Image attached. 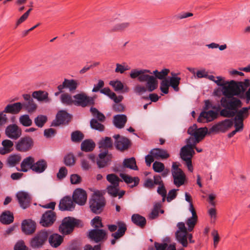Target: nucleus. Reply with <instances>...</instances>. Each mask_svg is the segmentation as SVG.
Returning a JSON list of instances; mask_svg holds the SVG:
<instances>
[{
    "label": "nucleus",
    "instance_id": "1",
    "mask_svg": "<svg viewBox=\"0 0 250 250\" xmlns=\"http://www.w3.org/2000/svg\"><path fill=\"white\" fill-rule=\"evenodd\" d=\"M168 69L165 68L161 71L155 70L151 72L147 69H133L131 71L130 76L132 79L138 78L140 82H146L145 85L137 84L133 88V91L138 95H141L146 91L151 92L158 87L157 79L163 80L169 73Z\"/></svg>",
    "mask_w": 250,
    "mask_h": 250
},
{
    "label": "nucleus",
    "instance_id": "2",
    "mask_svg": "<svg viewBox=\"0 0 250 250\" xmlns=\"http://www.w3.org/2000/svg\"><path fill=\"white\" fill-rule=\"evenodd\" d=\"M220 103L224 107L220 111V115L227 118L234 117V126L238 124L244 126L243 121L250 115L249 106L242 107L243 103L241 101L234 96L229 98L222 97Z\"/></svg>",
    "mask_w": 250,
    "mask_h": 250
},
{
    "label": "nucleus",
    "instance_id": "3",
    "mask_svg": "<svg viewBox=\"0 0 250 250\" xmlns=\"http://www.w3.org/2000/svg\"><path fill=\"white\" fill-rule=\"evenodd\" d=\"M214 82L218 86H222V92L225 96L224 98H229L234 95H238L242 91L249 85L248 80L244 82H236L231 80L225 81V79L221 76L216 77Z\"/></svg>",
    "mask_w": 250,
    "mask_h": 250
},
{
    "label": "nucleus",
    "instance_id": "4",
    "mask_svg": "<svg viewBox=\"0 0 250 250\" xmlns=\"http://www.w3.org/2000/svg\"><path fill=\"white\" fill-rule=\"evenodd\" d=\"M105 205L104 198L101 195L94 194L90 200L89 207L91 211L95 214H100Z\"/></svg>",
    "mask_w": 250,
    "mask_h": 250
},
{
    "label": "nucleus",
    "instance_id": "5",
    "mask_svg": "<svg viewBox=\"0 0 250 250\" xmlns=\"http://www.w3.org/2000/svg\"><path fill=\"white\" fill-rule=\"evenodd\" d=\"M81 223L79 220L71 217L65 218L60 226L59 230L63 234H68L73 231L75 227L81 226Z\"/></svg>",
    "mask_w": 250,
    "mask_h": 250
},
{
    "label": "nucleus",
    "instance_id": "6",
    "mask_svg": "<svg viewBox=\"0 0 250 250\" xmlns=\"http://www.w3.org/2000/svg\"><path fill=\"white\" fill-rule=\"evenodd\" d=\"M49 233L45 230L38 232L30 241V246L33 249L41 248L47 241Z\"/></svg>",
    "mask_w": 250,
    "mask_h": 250
},
{
    "label": "nucleus",
    "instance_id": "7",
    "mask_svg": "<svg viewBox=\"0 0 250 250\" xmlns=\"http://www.w3.org/2000/svg\"><path fill=\"white\" fill-rule=\"evenodd\" d=\"M188 146L182 147L180 151V156L182 159L184 161L189 171H193L191 159L195 154L194 149L188 147Z\"/></svg>",
    "mask_w": 250,
    "mask_h": 250
},
{
    "label": "nucleus",
    "instance_id": "8",
    "mask_svg": "<svg viewBox=\"0 0 250 250\" xmlns=\"http://www.w3.org/2000/svg\"><path fill=\"white\" fill-rule=\"evenodd\" d=\"M34 145V141L29 136L21 138L16 143V149L21 152H26L30 150Z\"/></svg>",
    "mask_w": 250,
    "mask_h": 250
},
{
    "label": "nucleus",
    "instance_id": "9",
    "mask_svg": "<svg viewBox=\"0 0 250 250\" xmlns=\"http://www.w3.org/2000/svg\"><path fill=\"white\" fill-rule=\"evenodd\" d=\"M233 124L231 119H226L213 125L209 130L208 133H216L218 132H225L231 128Z\"/></svg>",
    "mask_w": 250,
    "mask_h": 250
},
{
    "label": "nucleus",
    "instance_id": "10",
    "mask_svg": "<svg viewBox=\"0 0 250 250\" xmlns=\"http://www.w3.org/2000/svg\"><path fill=\"white\" fill-rule=\"evenodd\" d=\"M73 98L74 99V104L75 105L85 107L89 105L93 104L94 103V99L93 98L88 97L83 93L74 95Z\"/></svg>",
    "mask_w": 250,
    "mask_h": 250
},
{
    "label": "nucleus",
    "instance_id": "11",
    "mask_svg": "<svg viewBox=\"0 0 250 250\" xmlns=\"http://www.w3.org/2000/svg\"><path fill=\"white\" fill-rule=\"evenodd\" d=\"M71 115L65 110L59 111L56 117V120L52 123V126H57L61 125H67L70 121Z\"/></svg>",
    "mask_w": 250,
    "mask_h": 250
},
{
    "label": "nucleus",
    "instance_id": "12",
    "mask_svg": "<svg viewBox=\"0 0 250 250\" xmlns=\"http://www.w3.org/2000/svg\"><path fill=\"white\" fill-rule=\"evenodd\" d=\"M88 237L91 240L99 243L106 239L107 233L104 229H95L89 231Z\"/></svg>",
    "mask_w": 250,
    "mask_h": 250
},
{
    "label": "nucleus",
    "instance_id": "13",
    "mask_svg": "<svg viewBox=\"0 0 250 250\" xmlns=\"http://www.w3.org/2000/svg\"><path fill=\"white\" fill-rule=\"evenodd\" d=\"M178 229L175 232L176 238L177 241L183 246H186V234L188 231L184 222H179L177 224Z\"/></svg>",
    "mask_w": 250,
    "mask_h": 250
},
{
    "label": "nucleus",
    "instance_id": "14",
    "mask_svg": "<svg viewBox=\"0 0 250 250\" xmlns=\"http://www.w3.org/2000/svg\"><path fill=\"white\" fill-rule=\"evenodd\" d=\"M218 116V112L217 111L204 110L200 113L197 119V121L199 123H208L216 119Z\"/></svg>",
    "mask_w": 250,
    "mask_h": 250
},
{
    "label": "nucleus",
    "instance_id": "15",
    "mask_svg": "<svg viewBox=\"0 0 250 250\" xmlns=\"http://www.w3.org/2000/svg\"><path fill=\"white\" fill-rule=\"evenodd\" d=\"M56 219L55 212L52 210H47L42 214L40 224L43 227H48L51 226Z\"/></svg>",
    "mask_w": 250,
    "mask_h": 250
},
{
    "label": "nucleus",
    "instance_id": "16",
    "mask_svg": "<svg viewBox=\"0 0 250 250\" xmlns=\"http://www.w3.org/2000/svg\"><path fill=\"white\" fill-rule=\"evenodd\" d=\"M116 148L120 151H124L128 148L130 145V140L126 137L119 134L113 136Z\"/></svg>",
    "mask_w": 250,
    "mask_h": 250
},
{
    "label": "nucleus",
    "instance_id": "17",
    "mask_svg": "<svg viewBox=\"0 0 250 250\" xmlns=\"http://www.w3.org/2000/svg\"><path fill=\"white\" fill-rule=\"evenodd\" d=\"M73 201L74 203L80 206L85 205L87 200L86 191L82 188H77L73 192Z\"/></svg>",
    "mask_w": 250,
    "mask_h": 250
},
{
    "label": "nucleus",
    "instance_id": "18",
    "mask_svg": "<svg viewBox=\"0 0 250 250\" xmlns=\"http://www.w3.org/2000/svg\"><path fill=\"white\" fill-rule=\"evenodd\" d=\"M16 197L21 208L25 209L30 205L31 197L30 194L25 191H19L17 193Z\"/></svg>",
    "mask_w": 250,
    "mask_h": 250
},
{
    "label": "nucleus",
    "instance_id": "19",
    "mask_svg": "<svg viewBox=\"0 0 250 250\" xmlns=\"http://www.w3.org/2000/svg\"><path fill=\"white\" fill-rule=\"evenodd\" d=\"M5 134L8 138L16 140L21 136V130L15 124L10 125L6 127Z\"/></svg>",
    "mask_w": 250,
    "mask_h": 250
},
{
    "label": "nucleus",
    "instance_id": "20",
    "mask_svg": "<svg viewBox=\"0 0 250 250\" xmlns=\"http://www.w3.org/2000/svg\"><path fill=\"white\" fill-rule=\"evenodd\" d=\"M112 158L111 154L108 153V150H105L99 154V159L97 160V164L99 168H103L110 164Z\"/></svg>",
    "mask_w": 250,
    "mask_h": 250
},
{
    "label": "nucleus",
    "instance_id": "21",
    "mask_svg": "<svg viewBox=\"0 0 250 250\" xmlns=\"http://www.w3.org/2000/svg\"><path fill=\"white\" fill-rule=\"evenodd\" d=\"M188 134L194 137H200L203 139L208 133V128L206 127L198 128L196 124L189 127L188 130Z\"/></svg>",
    "mask_w": 250,
    "mask_h": 250
},
{
    "label": "nucleus",
    "instance_id": "22",
    "mask_svg": "<svg viewBox=\"0 0 250 250\" xmlns=\"http://www.w3.org/2000/svg\"><path fill=\"white\" fill-rule=\"evenodd\" d=\"M78 86V83L76 80L64 79L62 84L59 85L57 88L61 91L62 89L66 88L68 89L70 92H73L77 89Z\"/></svg>",
    "mask_w": 250,
    "mask_h": 250
},
{
    "label": "nucleus",
    "instance_id": "23",
    "mask_svg": "<svg viewBox=\"0 0 250 250\" xmlns=\"http://www.w3.org/2000/svg\"><path fill=\"white\" fill-rule=\"evenodd\" d=\"M73 202L71 197L69 196L64 197L60 202L59 209L61 210H72L75 206Z\"/></svg>",
    "mask_w": 250,
    "mask_h": 250
},
{
    "label": "nucleus",
    "instance_id": "24",
    "mask_svg": "<svg viewBox=\"0 0 250 250\" xmlns=\"http://www.w3.org/2000/svg\"><path fill=\"white\" fill-rule=\"evenodd\" d=\"M117 224L119 227L118 230L111 234L112 237H113V239L111 240L112 245H114L116 240L123 237L126 230V225L124 222H119Z\"/></svg>",
    "mask_w": 250,
    "mask_h": 250
},
{
    "label": "nucleus",
    "instance_id": "25",
    "mask_svg": "<svg viewBox=\"0 0 250 250\" xmlns=\"http://www.w3.org/2000/svg\"><path fill=\"white\" fill-rule=\"evenodd\" d=\"M22 231L27 235L33 233L36 230V223L31 220H25L22 223Z\"/></svg>",
    "mask_w": 250,
    "mask_h": 250
},
{
    "label": "nucleus",
    "instance_id": "26",
    "mask_svg": "<svg viewBox=\"0 0 250 250\" xmlns=\"http://www.w3.org/2000/svg\"><path fill=\"white\" fill-rule=\"evenodd\" d=\"M173 183L177 187H179L184 184L186 175L182 169H177L172 172Z\"/></svg>",
    "mask_w": 250,
    "mask_h": 250
},
{
    "label": "nucleus",
    "instance_id": "27",
    "mask_svg": "<svg viewBox=\"0 0 250 250\" xmlns=\"http://www.w3.org/2000/svg\"><path fill=\"white\" fill-rule=\"evenodd\" d=\"M32 96L33 98L37 99L40 102L48 103L51 101V99L48 97V92L45 91L38 90L34 91L32 93Z\"/></svg>",
    "mask_w": 250,
    "mask_h": 250
},
{
    "label": "nucleus",
    "instance_id": "28",
    "mask_svg": "<svg viewBox=\"0 0 250 250\" xmlns=\"http://www.w3.org/2000/svg\"><path fill=\"white\" fill-rule=\"evenodd\" d=\"M34 163V158L31 156H28L23 160L21 164V169H17L18 170L26 172L29 169L32 170Z\"/></svg>",
    "mask_w": 250,
    "mask_h": 250
},
{
    "label": "nucleus",
    "instance_id": "29",
    "mask_svg": "<svg viewBox=\"0 0 250 250\" xmlns=\"http://www.w3.org/2000/svg\"><path fill=\"white\" fill-rule=\"evenodd\" d=\"M22 108V104L20 102L9 104L5 107L4 112L12 114L19 113Z\"/></svg>",
    "mask_w": 250,
    "mask_h": 250
},
{
    "label": "nucleus",
    "instance_id": "30",
    "mask_svg": "<svg viewBox=\"0 0 250 250\" xmlns=\"http://www.w3.org/2000/svg\"><path fill=\"white\" fill-rule=\"evenodd\" d=\"M2 147H0V154L5 155L11 152L13 149V143L9 140H4L2 142Z\"/></svg>",
    "mask_w": 250,
    "mask_h": 250
},
{
    "label": "nucleus",
    "instance_id": "31",
    "mask_svg": "<svg viewBox=\"0 0 250 250\" xmlns=\"http://www.w3.org/2000/svg\"><path fill=\"white\" fill-rule=\"evenodd\" d=\"M0 222L4 225H9L14 221L13 213L9 210L3 211L0 216Z\"/></svg>",
    "mask_w": 250,
    "mask_h": 250
},
{
    "label": "nucleus",
    "instance_id": "32",
    "mask_svg": "<svg viewBox=\"0 0 250 250\" xmlns=\"http://www.w3.org/2000/svg\"><path fill=\"white\" fill-rule=\"evenodd\" d=\"M47 167V162L43 159L34 163L32 170L37 173H41L45 171Z\"/></svg>",
    "mask_w": 250,
    "mask_h": 250
},
{
    "label": "nucleus",
    "instance_id": "33",
    "mask_svg": "<svg viewBox=\"0 0 250 250\" xmlns=\"http://www.w3.org/2000/svg\"><path fill=\"white\" fill-rule=\"evenodd\" d=\"M127 122V117L124 114L117 115L113 117L115 126L118 128H123Z\"/></svg>",
    "mask_w": 250,
    "mask_h": 250
},
{
    "label": "nucleus",
    "instance_id": "34",
    "mask_svg": "<svg viewBox=\"0 0 250 250\" xmlns=\"http://www.w3.org/2000/svg\"><path fill=\"white\" fill-rule=\"evenodd\" d=\"M100 92L108 96L111 99L113 100L115 103H120L123 99L122 96H119L117 97L116 94L111 91V90L108 88L105 87L100 90Z\"/></svg>",
    "mask_w": 250,
    "mask_h": 250
},
{
    "label": "nucleus",
    "instance_id": "35",
    "mask_svg": "<svg viewBox=\"0 0 250 250\" xmlns=\"http://www.w3.org/2000/svg\"><path fill=\"white\" fill-rule=\"evenodd\" d=\"M21 160L20 154H12L6 160V164L9 167H14Z\"/></svg>",
    "mask_w": 250,
    "mask_h": 250
},
{
    "label": "nucleus",
    "instance_id": "36",
    "mask_svg": "<svg viewBox=\"0 0 250 250\" xmlns=\"http://www.w3.org/2000/svg\"><path fill=\"white\" fill-rule=\"evenodd\" d=\"M150 154H152L156 159H159V158L167 159L169 156L166 150L159 148L152 149L150 152Z\"/></svg>",
    "mask_w": 250,
    "mask_h": 250
},
{
    "label": "nucleus",
    "instance_id": "37",
    "mask_svg": "<svg viewBox=\"0 0 250 250\" xmlns=\"http://www.w3.org/2000/svg\"><path fill=\"white\" fill-rule=\"evenodd\" d=\"M63 241V237L58 234H53L49 237V242L50 244L54 248L59 246Z\"/></svg>",
    "mask_w": 250,
    "mask_h": 250
},
{
    "label": "nucleus",
    "instance_id": "38",
    "mask_svg": "<svg viewBox=\"0 0 250 250\" xmlns=\"http://www.w3.org/2000/svg\"><path fill=\"white\" fill-rule=\"evenodd\" d=\"M123 167L124 168H128L133 170H138L136 160L134 157L125 159L123 163Z\"/></svg>",
    "mask_w": 250,
    "mask_h": 250
},
{
    "label": "nucleus",
    "instance_id": "39",
    "mask_svg": "<svg viewBox=\"0 0 250 250\" xmlns=\"http://www.w3.org/2000/svg\"><path fill=\"white\" fill-rule=\"evenodd\" d=\"M131 220L133 223L141 228L144 227L146 224V218L138 214L132 215Z\"/></svg>",
    "mask_w": 250,
    "mask_h": 250
},
{
    "label": "nucleus",
    "instance_id": "40",
    "mask_svg": "<svg viewBox=\"0 0 250 250\" xmlns=\"http://www.w3.org/2000/svg\"><path fill=\"white\" fill-rule=\"evenodd\" d=\"M95 146V144L93 141L90 140H85L83 141L81 146L82 150L85 152L91 151Z\"/></svg>",
    "mask_w": 250,
    "mask_h": 250
},
{
    "label": "nucleus",
    "instance_id": "41",
    "mask_svg": "<svg viewBox=\"0 0 250 250\" xmlns=\"http://www.w3.org/2000/svg\"><path fill=\"white\" fill-rule=\"evenodd\" d=\"M99 145L101 148L111 149L113 147V142L110 137H106L100 141Z\"/></svg>",
    "mask_w": 250,
    "mask_h": 250
},
{
    "label": "nucleus",
    "instance_id": "42",
    "mask_svg": "<svg viewBox=\"0 0 250 250\" xmlns=\"http://www.w3.org/2000/svg\"><path fill=\"white\" fill-rule=\"evenodd\" d=\"M120 176L127 184H131L134 183L133 185H131V186L132 188L136 186L139 183V179L138 177H132L124 173H120Z\"/></svg>",
    "mask_w": 250,
    "mask_h": 250
},
{
    "label": "nucleus",
    "instance_id": "43",
    "mask_svg": "<svg viewBox=\"0 0 250 250\" xmlns=\"http://www.w3.org/2000/svg\"><path fill=\"white\" fill-rule=\"evenodd\" d=\"M71 95L68 93H64L61 95L60 100L61 102L65 105H71L74 104V100Z\"/></svg>",
    "mask_w": 250,
    "mask_h": 250
},
{
    "label": "nucleus",
    "instance_id": "44",
    "mask_svg": "<svg viewBox=\"0 0 250 250\" xmlns=\"http://www.w3.org/2000/svg\"><path fill=\"white\" fill-rule=\"evenodd\" d=\"M129 22H124L115 24L111 29L110 32H122L130 26Z\"/></svg>",
    "mask_w": 250,
    "mask_h": 250
},
{
    "label": "nucleus",
    "instance_id": "45",
    "mask_svg": "<svg viewBox=\"0 0 250 250\" xmlns=\"http://www.w3.org/2000/svg\"><path fill=\"white\" fill-rule=\"evenodd\" d=\"M22 108L27 110L29 113H32L34 112L37 107V104L35 103L33 100H30L29 102H25L22 104Z\"/></svg>",
    "mask_w": 250,
    "mask_h": 250
},
{
    "label": "nucleus",
    "instance_id": "46",
    "mask_svg": "<svg viewBox=\"0 0 250 250\" xmlns=\"http://www.w3.org/2000/svg\"><path fill=\"white\" fill-rule=\"evenodd\" d=\"M106 179L111 186H119V182H122V180L115 174H108L106 176Z\"/></svg>",
    "mask_w": 250,
    "mask_h": 250
},
{
    "label": "nucleus",
    "instance_id": "47",
    "mask_svg": "<svg viewBox=\"0 0 250 250\" xmlns=\"http://www.w3.org/2000/svg\"><path fill=\"white\" fill-rule=\"evenodd\" d=\"M180 80L181 78L178 77H171L170 78L169 80H168L169 85L176 92L179 90V85Z\"/></svg>",
    "mask_w": 250,
    "mask_h": 250
},
{
    "label": "nucleus",
    "instance_id": "48",
    "mask_svg": "<svg viewBox=\"0 0 250 250\" xmlns=\"http://www.w3.org/2000/svg\"><path fill=\"white\" fill-rule=\"evenodd\" d=\"M47 121V117L45 115H38L34 119L35 125L39 127H42Z\"/></svg>",
    "mask_w": 250,
    "mask_h": 250
},
{
    "label": "nucleus",
    "instance_id": "49",
    "mask_svg": "<svg viewBox=\"0 0 250 250\" xmlns=\"http://www.w3.org/2000/svg\"><path fill=\"white\" fill-rule=\"evenodd\" d=\"M83 138L84 135L79 130L72 132L71 135V139L75 143L81 142Z\"/></svg>",
    "mask_w": 250,
    "mask_h": 250
},
{
    "label": "nucleus",
    "instance_id": "50",
    "mask_svg": "<svg viewBox=\"0 0 250 250\" xmlns=\"http://www.w3.org/2000/svg\"><path fill=\"white\" fill-rule=\"evenodd\" d=\"M245 80L248 81L249 85L245 89L244 91H241L238 95H236V96H239L241 99H245L246 103L247 104H249L250 102V93L248 91H246L245 93V92L247 88L250 86V81L249 79H245Z\"/></svg>",
    "mask_w": 250,
    "mask_h": 250
},
{
    "label": "nucleus",
    "instance_id": "51",
    "mask_svg": "<svg viewBox=\"0 0 250 250\" xmlns=\"http://www.w3.org/2000/svg\"><path fill=\"white\" fill-rule=\"evenodd\" d=\"M20 123L24 126H29L32 125V121L28 115H21L19 118Z\"/></svg>",
    "mask_w": 250,
    "mask_h": 250
},
{
    "label": "nucleus",
    "instance_id": "52",
    "mask_svg": "<svg viewBox=\"0 0 250 250\" xmlns=\"http://www.w3.org/2000/svg\"><path fill=\"white\" fill-rule=\"evenodd\" d=\"M200 137H189L188 139L187 140V145L186 146H188V147H191L194 149L196 145L201 140Z\"/></svg>",
    "mask_w": 250,
    "mask_h": 250
},
{
    "label": "nucleus",
    "instance_id": "53",
    "mask_svg": "<svg viewBox=\"0 0 250 250\" xmlns=\"http://www.w3.org/2000/svg\"><path fill=\"white\" fill-rule=\"evenodd\" d=\"M90 111L93 116L96 117L99 121L104 122V121L105 118L104 115L99 112L96 108L91 107Z\"/></svg>",
    "mask_w": 250,
    "mask_h": 250
},
{
    "label": "nucleus",
    "instance_id": "54",
    "mask_svg": "<svg viewBox=\"0 0 250 250\" xmlns=\"http://www.w3.org/2000/svg\"><path fill=\"white\" fill-rule=\"evenodd\" d=\"M90 126L92 128L99 130L103 131L104 126L101 123H99L96 119H92L90 121Z\"/></svg>",
    "mask_w": 250,
    "mask_h": 250
},
{
    "label": "nucleus",
    "instance_id": "55",
    "mask_svg": "<svg viewBox=\"0 0 250 250\" xmlns=\"http://www.w3.org/2000/svg\"><path fill=\"white\" fill-rule=\"evenodd\" d=\"M64 162L67 166H72L75 163V160L72 154H68L64 158Z\"/></svg>",
    "mask_w": 250,
    "mask_h": 250
},
{
    "label": "nucleus",
    "instance_id": "56",
    "mask_svg": "<svg viewBox=\"0 0 250 250\" xmlns=\"http://www.w3.org/2000/svg\"><path fill=\"white\" fill-rule=\"evenodd\" d=\"M107 193L113 197H116L118 195V192L119 191V186L110 185L107 188Z\"/></svg>",
    "mask_w": 250,
    "mask_h": 250
},
{
    "label": "nucleus",
    "instance_id": "57",
    "mask_svg": "<svg viewBox=\"0 0 250 250\" xmlns=\"http://www.w3.org/2000/svg\"><path fill=\"white\" fill-rule=\"evenodd\" d=\"M169 86V81L167 79H164L161 82L160 90L164 94H167Z\"/></svg>",
    "mask_w": 250,
    "mask_h": 250
},
{
    "label": "nucleus",
    "instance_id": "58",
    "mask_svg": "<svg viewBox=\"0 0 250 250\" xmlns=\"http://www.w3.org/2000/svg\"><path fill=\"white\" fill-rule=\"evenodd\" d=\"M109 84L113 87L115 91H119L124 89V85L123 83L119 81H110Z\"/></svg>",
    "mask_w": 250,
    "mask_h": 250
},
{
    "label": "nucleus",
    "instance_id": "59",
    "mask_svg": "<svg viewBox=\"0 0 250 250\" xmlns=\"http://www.w3.org/2000/svg\"><path fill=\"white\" fill-rule=\"evenodd\" d=\"M197 221V218H194V217H190L188 219L186 223L188 226V231H191L193 230Z\"/></svg>",
    "mask_w": 250,
    "mask_h": 250
},
{
    "label": "nucleus",
    "instance_id": "60",
    "mask_svg": "<svg viewBox=\"0 0 250 250\" xmlns=\"http://www.w3.org/2000/svg\"><path fill=\"white\" fill-rule=\"evenodd\" d=\"M92 225L95 229H100L103 227L101 219L99 216H96L91 220Z\"/></svg>",
    "mask_w": 250,
    "mask_h": 250
},
{
    "label": "nucleus",
    "instance_id": "61",
    "mask_svg": "<svg viewBox=\"0 0 250 250\" xmlns=\"http://www.w3.org/2000/svg\"><path fill=\"white\" fill-rule=\"evenodd\" d=\"M32 10V8H29L25 13H24L17 21L16 22V27L20 24L24 22L28 17L31 11Z\"/></svg>",
    "mask_w": 250,
    "mask_h": 250
},
{
    "label": "nucleus",
    "instance_id": "62",
    "mask_svg": "<svg viewBox=\"0 0 250 250\" xmlns=\"http://www.w3.org/2000/svg\"><path fill=\"white\" fill-rule=\"evenodd\" d=\"M153 168L155 172H161L165 169V166L161 162L156 161L153 164Z\"/></svg>",
    "mask_w": 250,
    "mask_h": 250
},
{
    "label": "nucleus",
    "instance_id": "63",
    "mask_svg": "<svg viewBox=\"0 0 250 250\" xmlns=\"http://www.w3.org/2000/svg\"><path fill=\"white\" fill-rule=\"evenodd\" d=\"M81 165L82 169L83 170H88L91 167V164L89 163V162L84 158H83L81 160Z\"/></svg>",
    "mask_w": 250,
    "mask_h": 250
},
{
    "label": "nucleus",
    "instance_id": "64",
    "mask_svg": "<svg viewBox=\"0 0 250 250\" xmlns=\"http://www.w3.org/2000/svg\"><path fill=\"white\" fill-rule=\"evenodd\" d=\"M14 250H29L23 241H18L14 247Z\"/></svg>",
    "mask_w": 250,
    "mask_h": 250
}]
</instances>
